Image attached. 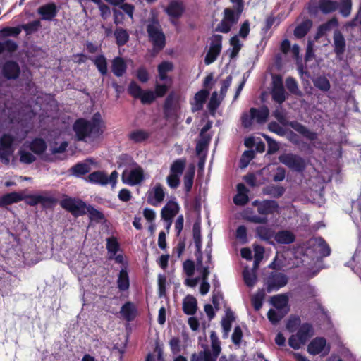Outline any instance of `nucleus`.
Wrapping results in <instances>:
<instances>
[{"mask_svg":"<svg viewBox=\"0 0 361 361\" xmlns=\"http://www.w3.org/2000/svg\"><path fill=\"white\" fill-rule=\"evenodd\" d=\"M104 128L103 121L99 112L95 113L91 120L78 118L73 125V130L78 141H86L87 138L97 139L104 133Z\"/></svg>","mask_w":361,"mask_h":361,"instance_id":"1","label":"nucleus"},{"mask_svg":"<svg viewBox=\"0 0 361 361\" xmlns=\"http://www.w3.org/2000/svg\"><path fill=\"white\" fill-rule=\"evenodd\" d=\"M146 30L149 41L152 44V51L155 54L159 53L166 46V37L162 30L159 21L155 17L149 20Z\"/></svg>","mask_w":361,"mask_h":361,"instance_id":"2","label":"nucleus"},{"mask_svg":"<svg viewBox=\"0 0 361 361\" xmlns=\"http://www.w3.org/2000/svg\"><path fill=\"white\" fill-rule=\"evenodd\" d=\"M257 208V212L262 216L252 215L247 218L250 222L254 224H266L268 221L267 215L274 214L277 212L279 204L276 201L272 200H255L252 203Z\"/></svg>","mask_w":361,"mask_h":361,"instance_id":"3","label":"nucleus"},{"mask_svg":"<svg viewBox=\"0 0 361 361\" xmlns=\"http://www.w3.org/2000/svg\"><path fill=\"white\" fill-rule=\"evenodd\" d=\"M279 161L286 166L290 171L299 173H303L307 163L300 155L293 153H283L279 157Z\"/></svg>","mask_w":361,"mask_h":361,"instance_id":"4","label":"nucleus"},{"mask_svg":"<svg viewBox=\"0 0 361 361\" xmlns=\"http://www.w3.org/2000/svg\"><path fill=\"white\" fill-rule=\"evenodd\" d=\"M59 204L60 206L65 210L70 212L73 216L78 217L86 214L87 204L79 198H74L63 195Z\"/></svg>","mask_w":361,"mask_h":361,"instance_id":"5","label":"nucleus"},{"mask_svg":"<svg viewBox=\"0 0 361 361\" xmlns=\"http://www.w3.org/2000/svg\"><path fill=\"white\" fill-rule=\"evenodd\" d=\"M14 137L8 133L0 137V161L6 165L9 164L10 157L14 152Z\"/></svg>","mask_w":361,"mask_h":361,"instance_id":"6","label":"nucleus"},{"mask_svg":"<svg viewBox=\"0 0 361 361\" xmlns=\"http://www.w3.org/2000/svg\"><path fill=\"white\" fill-rule=\"evenodd\" d=\"M288 281L287 276L283 273L271 271L266 280L267 291L271 293L279 290L288 283Z\"/></svg>","mask_w":361,"mask_h":361,"instance_id":"7","label":"nucleus"},{"mask_svg":"<svg viewBox=\"0 0 361 361\" xmlns=\"http://www.w3.org/2000/svg\"><path fill=\"white\" fill-rule=\"evenodd\" d=\"M223 37L221 35H213L211 38L209 49L204 58V63L209 65L214 63L220 54L222 49Z\"/></svg>","mask_w":361,"mask_h":361,"instance_id":"8","label":"nucleus"},{"mask_svg":"<svg viewBox=\"0 0 361 361\" xmlns=\"http://www.w3.org/2000/svg\"><path fill=\"white\" fill-rule=\"evenodd\" d=\"M121 178L125 184L132 186L138 185L145 179L144 171L140 166L137 165L130 171L125 169L122 173Z\"/></svg>","mask_w":361,"mask_h":361,"instance_id":"9","label":"nucleus"},{"mask_svg":"<svg viewBox=\"0 0 361 361\" xmlns=\"http://www.w3.org/2000/svg\"><path fill=\"white\" fill-rule=\"evenodd\" d=\"M1 74L6 80H16L20 74L19 64L13 60L6 61L1 67Z\"/></svg>","mask_w":361,"mask_h":361,"instance_id":"10","label":"nucleus"},{"mask_svg":"<svg viewBox=\"0 0 361 361\" xmlns=\"http://www.w3.org/2000/svg\"><path fill=\"white\" fill-rule=\"evenodd\" d=\"M59 8L54 2L45 4L37 8V13L43 20L51 21L58 14Z\"/></svg>","mask_w":361,"mask_h":361,"instance_id":"11","label":"nucleus"},{"mask_svg":"<svg viewBox=\"0 0 361 361\" xmlns=\"http://www.w3.org/2000/svg\"><path fill=\"white\" fill-rule=\"evenodd\" d=\"M180 207L175 201H169L162 208L161 212V218L169 222L168 228L171 224L173 219L179 212Z\"/></svg>","mask_w":361,"mask_h":361,"instance_id":"12","label":"nucleus"},{"mask_svg":"<svg viewBox=\"0 0 361 361\" xmlns=\"http://www.w3.org/2000/svg\"><path fill=\"white\" fill-rule=\"evenodd\" d=\"M289 126L310 141H315L317 139V133L310 130L306 126L297 121L290 122Z\"/></svg>","mask_w":361,"mask_h":361,"instance_id":"13","label":"nucleus"},{"mask_svg":"<svg viewBox=\"0 0 361 361\" xmlns=\"http://www.w3.org/2000/svg\"><path fill=\"white\" fill-rule=\"evenodd\" d=\"M120 313L126 321L132 322L137 315V307L133 302L128 301L122 305Z\"/></svg>","mask_w":361,"mask_h":361,"instance_id":"14","label":"nucleus"},{"mask_svg":"<svg viewBox=\"0 0 361 361\" xmlns=\"http://www.w3.org/2000/svg\"><path fill=\"white\" fill-rule=\"evenodd\" d=\"M312 26L313 21L308 18H304L302 21L295 27L293 35L297 39H302L307 35Z\"/></svg>","mask_w":361,"mask_h":361,"instance_id":"15","label":"nucleus"},{"mask_svg":"<svg viewBox=\"0 0 361 361\" xmlns=\"http://www.w3.org/2000/svg\"><path fill=\"white\" fill-rule=\"evenodd\" d=\"M334 50L336 55H341L345 51L346 42L342 32L336 29L334 32Z\"/></svg>","mask_w":361,"mask_h":361,"instance_id":"16","label":"nucleus"},{"mask_svg":"<svg viewBox=\"0 0 361 361\" xmlns=\"http://www.w3.org/2000/svg\"><path fill=\"white\" fill-rule=\"evenodd\" d=\"M165 197V192L160 183L157 184L152 191L148 192L147 201L150 204L156 205L157 203L161 202Z\"/></svg>","mask_w":361,"mask_h":361,"instance_id":"17","label":"nucleus"},{"mask_svg":"<svg viewBox=\"0 0 361 361\" xmlns=\"http://www.w3.org/2000/svg\"><path fill=\"white\" fill-rule=\"evenodd\" d=\"M326 345V340L324 337H316L312 339L307 346V352L312 355L321 353Z\"/></svg>","mask_w":361,"mask_h":361,"instance_id":"18","label":"nucleus"},{"mask_svg":"<svg viewBox=\"0 0 361 361\" xmlns=\"http://www.w3.org/2000/svg\"><path fill=\"white\" fill-rule=\"evenodd\" d=\"M275 241L280 245H289L295 242V234L288 230H281L275 232Z\"/></svg>","mask_w":361,"mask_h":361,"instance_id":"19","label":"nucleus"},{"mask_svg":"<svg viewBox=\"0 0 361 361\" xmlns=\"http://www.w3.org/2000/svg\"><path fill=\"white\" fill-rule=\"evenodd\" d=\"M338 25V20L336 17L327 20L326 23L320 25L314 35V39L318 40L324 37L327 32H329L333 27H336Z\"/></svg>","mask_w":361,"mask_h":361,"instance_id":"20","label":"nucleus"},{"mask_svg":"<svg viewBox=\"0 0 361 361\" xmlns=\"http://www.w3.org/2000/svg\"><path fill=\"white\" fill-rule=\"evenodd\" d=\"M117 288L121 292L128 291L130 288V278L126 267L122 268L116 281Z\"/></svg>","mask_w":361,"mask_h":361,"instance_id":"21","label":"nucleus"},{"mask_svg":"<svg viewBox=\"0 0 361 361\" xmlns=\"http://www.w3.org/2000/svg\"><path fill=\"white\" fill-rule=\"evenodd\" d=\"M296 334L302 343H305L314 335L313 326L310 323H303L300 326Z\"/></svg>","mask_w":361,"mask_h":361,"instance_id":"22","label":"nucleus"},{"mask_svg":"<svg viewBox=\"0 0 361 361\" xmlns=\"http://www.w3.org/2000/svg\"><path fill=\"white\" fill-rule=\"evenodd\" d=\"M127 70V64L121 56H116L111 61V71L116 77L123 76Z\"/></svg>","mask_w":361,"mask_h":361,"instance_id":"23","label":"nucleus"},{"mask_svg":"<svg viewBox=\"0 0 361 361\" xmlns=\"http://www.w3.org/2000/svg\"><path fill=\"white\" fill-rule=\"evenodd\" d=\"M250 114H252V118H254L258 123L261 124L267 121L269 115V110L267 106L263 105L259 109L250 108Z\"/></svg>","mask_w":361,"mask_h":361,"instance_id":"24","label":"nucleus"},{"mask_svg":"<svg viewBox=\"0 0 361 361\" xmlns=\"http://www.w3.org/2000/svg\"><path fill=\"white\" fill-rule=\"evenodd\" d=\"M185 7L182 2L172 1L166 8V13L170 17L179 18L184 13Z\"/></svg>","mask_w":361,"mask_h":361,"instance_id":"25","label":"nucleus"},{"mask_svg":"<svg viewBox=\"0 0 361 361\" xmlns=\"http://www.w3.org/2000/svg\"><path fill=\"white\" fill-rule=\"evenodd\" d=\"M209 95V90L203 89L198 91L194 97L195 102L192 104V111H197L202 109L204 104Z\"/></svg>","mask_w":361,"mask_h":361,"instance_id":"26","label":"nucleus"},{"mask_svg":"<svg viewBox=\"0 0 361 361\" xmlns=\"http://www.w3.org/2000/svg\"><path fill=\"white\" fill-rule=\"evenodd\" d=\"M97 68L99 73L102 76H105L108 73L107 59L104 54H99L93 58H89Z\"/></svg>","mask_w":361,"mask_h":361,"instance_id":"27","label":"nucleus"},{"mask_svg":"<svg viewBox=\"0 0 361 361\" xmlns=\"http://www.w3.org/2000/svg\"><path fill=\"white\" fill-rule=\"evenodd\" d=\"M197 309V302L196 298L190 295L185 297L183 302V312L187 315H193L196 313Z\"/></svg>","mask_w":361,"mask_h":361,"instance_id":"28","label":"nucleus"},{"mask_svg":"<svg viewBox=\"0 0 361 361\" xmlns=\"http://www.w3.org/2000/svg\"><path fill=\"white\" fill-rule=\"evenodd\" d=\"M23 199L24 197L17 192L6 193L0 197V207L11 205L13 203H17L21 200H23Z\"/></svg>","mask_w":361,"mask_h":361,"instance_id":"29","label":"nucleus"},{"mask_svg":"<svg viewBox=\"0 0 361 361\" xmlns=\"http://www.w3.org/2000/svg\"><path fill=\"white\" fill-rule=\"evenodd\" d=\"M256 234L261 240L267 242L270 245H274L271 240L274 238L275 231L272 228L264 226H258L256 228Z\"/></svg>","mask_w":361,"mask_h":361,"instance_id":"30","label":"nucleus"},{"mask_svg":"<svg viewBox=\"0 0 361 361\" xmlns=\"http://www.w3.org/2000/svg\"><path fill=\"white\" fill-rule=\"evenodd\" d=\"M47 145L44 139L36 137L29 145V149L37 155H42L47 150Z\"/></svg>","mask_w":361,"mask_h":361,"instance_id":"31","label":"nucleus"},{"mask_svg":"<svg viewBox=\"0 0 361 361\" xmlns=\"http://www.w3.org/2000/svg\"><path fill=\"white\" fill-rule=\"evenodd\" d=\"M88 180L92 183L106 185L109 183L108 176L103 171H96L89 174Z\"/></svg>","mask_w":361,"mask_h":361,"instance_id":"32","label":"nucleus"},{"mask_svg":"<svg viewBox=\"0 0 361 361\" xmlns=\"http://www.w3.org/2000/svg\"><path fill=\"white\" fill-rule=\"evenodd\" d=\"M338 2L334 0H319L320 11L325 15L338 10Z\"/></svg>","mask_w":361,"mask_h":361,"instance_id":"33","label":"nucleus"},{"mask_svg":"<svg viewBox=\"0 0 361 361\" xmlns=\"http://www.w3.org/2000/svg\"><path fill=\"white\" fill-rule=\"evenodd\" d=\"M241 13L238 8H226L224 10L223 18L234 25L238 22Z\"/></svg>","mask_w":361,"mask_h":361,"instance_id":"34","label":"nucleus"},{"mask_svg":"<svg viewBox=\"0 0 361 361\" xmlns=\"http://www.w3.org/2000/svg\"><path fill=\"white\" fill-rule=\"evenodd\" d=\"M173 68V63L171 61H164L161 62L157 66L159 79L161 81L166 80L168 78L167 73L172 71Z\"/></svg>","mask_w":361,"mask_h":361,"instance_id":"35","label":"nucleus"},{"mask_svg":"<svg viewBox=\"0 0 361 361\" xmlns=\"http://www.w3.org/2000/svg\"><path fill=\"white\" fill-rule=\"evenodd\" d=\"M117 164L118 169L133 168L138 165L137 163L134 161L133 157L128 154H121L118 157Z\"/></svg>","mask_w":361,"mask_h":361,"instance_id":"36","label":"nucleus"},{"mask_svg":"<svg viewBox=\"0 0 361 361\" xmlns=\"http://www.w3.org/2000/svg\"><path fill=\"white\" fill-rule=\"evenodd\" d=\"M150 136V133L145 130L139 129L133 130L128 135L130 140L135 143H140L147 140Z\"/></svg>","mask_w":361,"mask_h":361,"instance_id":"37","label":"nucleus"},{"mask_svg":"<svg viewBox=\"0 0 361 361\" xmlns=\"http://www.w3.org/2000/svg\"><path fill=\"white\" fill-rule=\"evenodd\" d=\"M114 37L118 47L125 45L129 40V34L126 29L117 27L114 30Z\"/></svg>","mask_w":361,"mask_h":361,"instance_id":"38","label":"nucleus"},{"mask_svg":"<svg viewBox=\"0 0 361 361\" xmlns=\"http://www.w3.org/2000/svg\"><path fill=\"white\" fill-rule=\"evenodd\" d=\"M90 170V164L85 162H78L71 168L72 174L77 177L87 174Z\"/></svg>","mask_w":361,"mask_h":361,"instance_id":"39","label":"nucleus"},{"mask_svg":"<svg viewBox=\"0 0 361 361\" xmlns=\"http://www.w3.org/2000/svg\"><path fill=\"white\" fill-rule=\"evenodd\" d=\"M195 169V167L188 169L183 177L184 190L188 194L192 188Z\"/></svg>","mask_w":361,"mask_h":361,"instance_id":"40","label":"nucleus"},{"mask_svg":"<svg viewBox=\"0 0 361 361\" xmlns=\"http://www.w3.org/2000/svg\"><path fill=\"white\" fill-rule=\"evenodd\" d=\"M85 210H86V214H88L89 218H90V221H96V222L99 223L105 219L104 214L102 212L95 209L91 204H88V205L87 204V207H86Z\"/></svg>","mask_w":361,"mask_h":361,"instance_id":"41","label":"nucleus"},{"mask_svg":"<svg viewBox=\"0 0 361 361\" xmlns=\"http://www.w3.org/2000/svg\"><path fill=\"white\" fill-rule=\"evenodd\" d=\"M314 242L315 243L314 245L317 246L318 248V252L322 257H327L330 255V247L323 238H317L314 239Z\"/></svg>","mask_w":361,"mask_h":361,"instance_id":"42","label":"nucleus"},{"mask_svg":"<svg viewBox=\"0 0 361 361\" xmlns=\"http://www.w3.org/2000/svg\"><path fill=\"white\" fill-rule=\"evenodd\" d=\"M313 84L316 88L322 91L328 92L331 88L329 80L325 76H318L313 80Z\"/></svg>","mask_w":361,"mask_h":361,"instance_id":"43","label":"nucleus"},{"mask_svg":"<svg viewBox=\"0 0 361 361\" xmlns=\"http://www.w3.org/2000/svg\"><path fill=\"white\" fill-rule=\"evenodd\" d=\"M271 302L277 310H282L288 305V298L284 294H279L271 297Z\"/></svg>","mask_w":361,"mask_h":361,"instance_id":"44","label":"nucleus"},{"mask_svg":"<svg viewBox=\"0 0 361 361\" xmlns=\"http://www.w3.org/2000/svg\"><path fill=\"white\" fill-rule=\"evenodd\" d=\"M286 188L281 185H269L264 190V192L267 195H271L275 198H279L285 193Z\"/></svg>","mask_w":361,"mask_h":361,"instance_id":"45","label":"nucleus"},{"mask_svg":"<svg viewBox=\"0 0 361 361\" xmlns=\"http://www.w3.org/2000/svg\"><path fill=\"white\" fill-rule=\"evenodd\" d=\"M185 164L186 160L185 159L175 160L171 166L170 173L180 176L185 169Z\"/></svg>","mask_w":361,"mask_h":361,"instance_id":"46","label":"nucleus"},{"mask_svg":"<svg viewBox=\"0 0 361 361\" xmlns=\"http://www.w3.org/2000/svg\"><path fill=\"white\" fill-rule=\"evenodd\" d=\"M41 26L42 25L39 20H35L27 24L21 25L22 30L25 32L27 35H30L37 32Z\"/></svg>","mask_w":361,"mask_h":361,"instance_id":"47","label":"nucleus"},{"mask_svg":"<svg viewBox=\"0 0 361 361\" xmlns=\"http://www.w3.org/2000/svg\"><path fill=\"white\" fill-rule=\"evenodd\" d=\"M338 9L342 16L345 18L349 16L352 10V0H341L338 2Z\"/></svg>","mask_w":361,"mask_h":361,"instance_id":"48","label":"nucleus"},{"mask_svg":"<svg viewBox=\"0 0 361 361\" xmlns=\"http://www.w3.org/2000/svg\"><path fill=\"white\" fill-rule=\"evenodd\" d=\"M264 297V290L262 289L259 290L257 293L252 298V305L255 310H259L262 308Z\"/></svg>","mask_w":361,"mask_h":361,"instance_id":"49","label":"nucleus"},{"mask_svg":"<svg viewBox=\"0 0 361 361\" xmlns=\"http://www.w3.org/2000/svg\"><path fill=\"white\" fill-rule=\"evenodd\" d=\"M192 236L195 246L202 245L201 222L196 221L192 226Z\"/></svg>","mask_w":361,"mask_h":361,"instance_id":"50","label":"nucleus"},{"mask_svg":"<svg viewBox=\"0 0 361 361\" xmlns=\"http://www.w3.org/2000/svg\"><path fill=\"white\" fill-rule=\"evenodd\" d=\"M18 49V44L11 39H6L4 42H0V54L4 51L13 53Z\"/></svg>","mask_w":361,"mask_h":361,"instance_id":"51","label":"nucleus"},{"mask_svg":"<svg viewBox=\"0 0 361 361\" xmlns=\"http://www.w3.org/2000/svg\"><path fill=\"white\" fill-rule=\"evenodd\" d=\"M106 249L109 253L115 255L120 248L119 243L116 237L111 236L106 239Z\"/></svg>","mask_w":361,"mask_h":361,"instance_id":"52","label":"nucleus"},{"mask_svg":"<svg viewBox=\"0 0 361 361\" xmlns=\"http://www.w3.org/2000/svg\"><path fill=\"white\" fill-rule=\"evenodd\" d=\"M211 140V136H204L197 142L195 152L197 156H200L202 153L207 148Z\"/></svg>","mask_w":361,"mask_h":361,"instance_id":"53","label":"nucleus"},{"mask_svg":"<svg viewBox=\"0 0 361 361\" xmlns=\"http://www.w3.org/2000/svg\"><path fill=\"white\" fill-rule=\"evenodd\" d=\"M262 136L267 142V154L271 155L275 154L279 149V143L267 135L263 134Z\"/></svg>","mask_w":361,"mask_h":361,"instance_id":"54","label":"nucleus"},{"mask_svg":"<svg viewBox=\"0 0 361 361\" xmlns=\"http://www.w3.org/2000/svg\"><path fill=\"white\" fill-rule=\"evenodd\" d=\"M271 97L272 99L278 104L283 103L286 99L285 89H272Z\"/></svg>","mask_w":361,"mask_h":361,"instance_id":"55","label":"nucleus"},{"mask_svg":"<svg viewBox=\"0 0 361 361\" xmlns=\"http://www.w3.org/2000/svg\"><path fill=\"white\" fill-rule=\"evenodd\" d=\"M143 90L135 81L130 82L128 92L130 96L135 99H140Z\"/></svg>","mask_w":361,"mask_h":361,"instance_id":"56","label":"nucleus"},{"mask_svg":"<svg viewBox=\"0 0 361 361\" xmlns=\"http://www.w3.org/2000/svg\"><path fill=\"white\" fill-rule=\"evenodd\" d=\"M20 155V161L23 164H30L36 160V157L29 152L23 149L18 151Z\"/></svg>","mask_w":361,"mask_h":361,"instance_id":"57","label":"nucleus"},{"mask_svg":"<svg viewBox=\"0 0 361 361\" xmlns=\"http://www.w3.org/2000/svg\"><path fill=\"white\" fill-rule=\"evenodd\" d=\"M319 1L317 2V0H310L307 6L306 9L309 15L312 17H315L318 15L320 11Z\"/></svg>","mask_w":361,"mask_h":361,"instance_id":"58","label":"nucleus"},{"mask_svg":"<svg viewBox=\"0 0 361 361\" xmlns=\"http://www.w3.org/2000/svg\"><path fill=\"white\" fill-rule=\"evenodd\" d=\"M57 202L58 200L54 197H46L40 195L39 204H41L42 207L44 209L52 208Z\"/></svg>","mask_w":361,"mask_h":361,"instance_id":"59","label":"nucleus"},{"mask_svg":"<svg viewBox=\"0 0 361 361\" xmlns=\"http://www.w3.org/2000/svg\"><path fill=\"white\" fill-rule=\"evenodd\" d=\"M155 99L156 96L152 90H143L140 97V99L143 104H150L155 100Z\"/></svg>","mask_w":361,"mask_h":361,"instance_id":"60","label":"nucleus"},{"mask_svg":"<svg viewBox=\"0 0 361 361\" xmlns=\"http://www.w3.org/2000/svg\"><path fill=\"white\" fill-rule=\"evenodd\" d=\"M220 104V102L217 98V92H214L212 94V97L209 101L207 107L211 114H214L217 108Z\"/></svg>","mask_w":361,"mask_h":361,"instance_id":"61","label":"nucleus"},{"mask_svg":"<svg viewBox=\"0 0 361 361\" xmlns=\"http://www.w3.org/2000/svg\"><path fill=\"white\" fill-rule=\"evenodd\" d=\"M286 85L289 92L294 94H298L300 92L298 90V82L293 77H288L286 80Z\"/></svg>","mask_w":361,"mask_h":361,"instance_id":"62","label":"nucleus"},{"mask_svg":"<svg viewBox=\"0 0 361 361\" xmlns=\"http://www.w3.org/2000/svg\"><path fill=\"white\" fill-rule=\"evenodd\" d=\"M243 279L245 284L249 287H252L257 282V276L255 274L250 273L247 270L243 272Z\"/></svg>","mask_w":361,"mask_h":361,"instance_id":"63","label":"nucleus"},{"mask_svg":"<svg viewBox=\"0 0 361 361\" xmlns=\"http://www.w3.org/2000/svg\"><path fill=\"white\" fill-rule=\"evenodd\" d=\"M183 271L188 276H192L195 270V262L191 259H186L183 264Z\"/></svg>","mask_w":361,"mask_h":361,"instance_id":"64","label":"nucleus"}]
</instances>
